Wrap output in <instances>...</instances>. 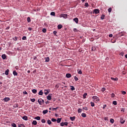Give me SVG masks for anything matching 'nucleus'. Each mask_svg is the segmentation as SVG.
<instances>
[{
	"instance_id": "nucleus-20",
	"label": "nucleus",
	"mask_w": 127,
	"mask_h": 127,
	"mask_svg": "<svg viewBox=\"0 0 127 127\" xmlns=\"http://www.w3.org/2000/svg\"><path fill=\"white\" fill-rule=\"evenodd\" d=\"M81 117H82L83 118H86V117H87V115L86 114V113H82Z\"/></svg>"
},
{
	"instance_id": "nucleus-59",
	"label": "nucleus",
	"mask_w": 127,
	"mask_h": 127,
	"mask_svg": "<svg viewBox=\"0 0 127 127\" xmlns=\"http://www.w3.org/2000/svg\"><path fill=\"white\" fill-rule=\"evenodd\" d=\"M109 37H110V38H111V37H113L112 34H109Z\"/></svg>"
},
{
	"instance_id": "nucleus-35",
	"label": "nucleus",
	"mask_w": 127,
	"mask_h": 127,
	"mask_svg": "<svg viewBox=\"0 0 127 127\" xmlns=\"http://www.w3.org/2000/svg\"><path fill=\"white\" fill-rule=\"evenodd\" d=\"M47 123L48 124V125H51V124H52V122H51V121L50 120H48Z\"/></svg>"
},
{
	"instance_id": "nucleus-11",
	"label": "nucleus",
	"mask_w": 127,
	"mask_h": 127,
	"mask_svg": "<svg viewBox=\"0 0 127 127\" xmlns=\"http://www.w3.org/2000/svg\"><path fill=\"white\" fill-rule=\"evenodd\" d=\"M45 62H49V61H50V59L49 58V57H46L45 58Z\"/></svg>"
},
{
	"instance_id": "nucleus-1",
	"label": "nucleus",
	"mask_w": 127,
	"mask_h": 127,
	"mask_svg": "<svg viewBox=\"0 0 127 127\" xmlns=\"http://www.w3.org/2000/svg\"><path fill=\"white\" fill-rule=\"evenodd\" d=\"M92 99H93V100H94V102H95V103H98V102L100 101V98L96 96H94L92 97Z\"/></svg>"
},
{
	"instance_id": "nucleus-57",
	"label": "nucleus",
	"mask_w": 127,
	"mask_h": 127,
	"mask_svg": "<svg viewBox=\"0 0 127 127\" xmlns=\"http://www.w3.org/2000/svg\"><path fill=\"white\" fill-rule=\"evenodd\" d=\"M53 33H54V34L55 35H56V34H57V31H55L53 32Z\"/></svg>"
},
{
	"instance_id": "nucleus-23",
	"label": "nucleus",
	"mask_w": 127,
	"mask_h": 127,
	"mask_svg": "<svg viewBox=\"0 0 127 127\" xmlns=\"http://www.w3.org/2000/svg\"><path fill=\"white\" fill-rule=\"evenodd\" d=\"M61 120H62V118H58L57 120L58 124H59V123H61Z\"/></svg>"
},
{
	"instance_id": "nucleus-30",
	"label": "nucleus",
	"mask_w": 127,
	"mask_h": 127,
	"mask_svg": "<svg viewBox=\"0 0 127 127\" xmlns=\"http://www.w3.org/2000/svg\"><path fill=\"white\" fill-rule=\"evenodd\" d=\"M110 123L111 124H114V123H115V120H114V119H110Z\"/></svg>"
},
{
	"instance_id": "nucleus-26",
	"label": "nucleus",
	"mask_w": 127,
	"mask_h": 127,
	"mask_svg": "<svg viewBox=\"0 0 127 127\" xmlns=\"http://www.w3.org/2000/svg\"><path fill=\"white\" fill-rule=\"evenodd\" d=\"M88 95V94L87 93H84V94H83V99H86V96H87Z\"/></svg>"
},
{
	"instance_id": "nucleus-45",
	"label": "nucleus",
	"mask_w": 127,
	"mask_h": 127,
	"mask_svg": "<svg viewBox=\"0 0 127 127\" xmlns=\"http://www.w3.org/2000/svg\"><path fill=\"white\" fill-rule=\"evenodd\" d=\"M41 122L43 124H45L46 123L45 119L42 120Z\"/></svg>"
},
{
	"instance_id": "nucleus-60",
	"label": "nucleus",
	"mask_w": 127,
	"mask_h": 127,
	"mask_svg": "<svg viewBox=\"0 0 127 127\" xmlns=\"http://www.w3.org/2000/svg\"><path fill=\"white\" fill-rule=\"evenodd\" d=\"M23 94H24V95H27V92L24 91V92H23Z\"/></svg>"
},
{
	"instance_id": "nucleus-19",
	"label": "nucleus",
	"mask_w": 127,
	"mask_h": 127,
	"mask_svg": "<svg viewBox=\"0 0 127 127\" xmlns=\"http://www.w3.org/2000/svg\"><path fill=\"white\" fill-rule=\"evenodd\" d=\"M62 27H63V26H62V25H61V24H59L58 26V29H61V28H62Z\"/></svg>"
},
{
	"instance_id": "nucleus-55",
	"label": "nucleus",
	"mask_w": 127,
	"mask_h": 127,
	"mask_svg": "<svg viewBox=\"0 0 127 127\" xmlns=\"http://www.w3.org/2000/svg\"><path fill=\"white\" fill-rule=\"evenodd\" d=\"M28 30H29V31H31V30H32V28L31 27H29L28 28Z\"/></svg>"
},
{
	"instance_id": "nucleus-44",
	"label": "nucleus",
	"mask_w": 127,
	"mask_h": 127,
	"mask_svg": "<svg viewBox=\"0 0 127 127\" xmlns=\"http://www.w3.org/2000/svg\"><path fill=\"white\" fill-rule=\"evenodd\" d=\"M108 12H112V7H110V8L108 9Z\"/></svg>"
},
{
	"instance_id": "nucleus-53",
	"label": "nucleus",
	"mask_w": 127,
	"mask_h": 127,
	"mask_svg": "<svg viewBox=\"0 0 127 127\" xmlns=\"http://www.w3.org/2000/svg\"><path fill=\"white\" fill-rule=\"evenodd\" d=\"M122 94L123 95H126V94H127V92H126V91H122Z\"/></svg>"
},
{
	"instance_id": "nucleus-58",
	"label": "nucleus",
	"mask_w": 127,
	"mask_h": 127,
	"mask_svg": "<svg viewBox=\"0 0 127 127\" xmlns=\"http://www.w3.org/2000/svg\"><path fill=\"white\" fill-rule=\"evenodd\" d=\"M13 40H14L15 41H16V40H17V37H15V38H14Z\"/></svg>"
},
{
	"instance_id": "nucleus-47",
	"label": "nucleus",
	"mask_w": 127,
	"mask_h": 127,
	"mask_svg": "<svg viewBox=\"0 0 127 127\" xmlns=\"http://www.w3.org/2000/svg\"><path fill=\"white\" fill-rule=\"evenodd\" d=\"M83 110H85V111H88V108H87V107H83Z\"/></svg>"
},
{
	"instance_id": "nucleus-10",
	"label": "nucleus",
	"mask_w": 127,
	"mask_h": 127,
	"mask_svg": "<svg viewBox=\"0 0 127 127\" xmlns=\"http://www.w3.org/2000/svg\"><path fill=\"white\" fill-rule=\"evenodd\" d=\"M47 99L49 100V101H50L52 98H51V95L50 94H49L48 96L47 97Z\"/></svg>"
},
{
	"instance_id": "nucleus-49",
	"label": "nucleus",
	"mask_w": 127,
	"mask_h": 127,
	"mask_svg": "<svg viewBox=\"0 0 127 127\" xmlns=\"http://www.w3.org/2000/svg\"><path fill=\"white\" fill-rule=\"evenodd\" d=\"M64 126H68V123L67 122H64Z\"/></svg>"
},
{
	"instance_id": "nucleus-7",
	"label": "nucleus",
	"mask_w": 127,
	"mask_h": 127,
	"mask_svg": "<svg viewBox=\"0 0 127 127\" xmlns=\"http://www.w3.org/2000/svg\"><path fill=\"white\" fill-rule=\"evenodd\" d=\"M59 109V107H57L56 108H50L49 110L50 111H54V110H57Z\"/></svg>"
},
{
	"instance_id": "nucleus-13",
	"label": "nucleus",
	"mask_w": 127,
	"mask_h": 127,
	"mask_svg": "<svg viewBox=\"0 0 127 127\" xmlns=\"http://www.w3.org/2000/svg\"><path fill=\"white\" fill-rule=\"evenodd\" d=\"M13 74L14 75V76H18V73L16 72V70H14L13 71Z\"/></svg>"
},
{
	"instance_id": "nucleus-42",
	"label": "nucleus",
	"mask_w": 127,
	"mask_h": 127,
	"mask_svg": "<svg viewBox=\"0 0 127 127\" xmlns=\"http://www.w3.org/2000/svg\"><path fill=\"white\" fill-rule=\"evenodd\" d=\"M22 40H26V36H23L22 38Z\"/></svg>"
},
{
	"instance_id": "nucleus-12",
	"label": "nucleus",
	"mask_w": 127,
	"mask_h": 127,
	"mask_svg": "<svg viewBox=\"0 0 127 127\" xmlns=\"http://www.w3.org/2000/svg\"><path fill=\"white\" fill-rule=\"evenodd\" d=\"M76 117H75V116L74 117H70V120H71V122H74V121H75V119Z\"/></svg>"
},
{
	"instance_id": "nucleus-46",
	"label": "nucleus",
	"mask_w": 127,
	"mask_h": 127,
	"mask_svg": "<svg viewBox=\"0 0 127 127\" xmlns=\"http://www.w3.org/2000/svg\"><path fill=\"white\" fill-rule=\"evenodd\" d=\"M125 54V53H124L123 52H121L120 54V55H121V56H124V55Z\"/></svg>"
},
{
	"instance_id": "nucleus-25",
	"label": "nucleus",
	"mask_w": 127,
	"mask_h": 127,
	"mask_svg": "<svg viewBox=\"0 0 127 127\" xmlns=\"http://www.w3.org/2000/svg\"><path fill=\"white\" fill-rule=\"evenodd\" d=\"M35 120H37V121H40V117L38 116L35 118Z\"/></svg>"
},
{
	"instance_id": "nucleus-22",
	"label": "nucleus",
	"mask_w": 127,
	"mask_h": 127,
	"mask_svg": "<svg viewBox=\"0 0 127 127\" xmlns=\"http://www.w3.org/2000/svg\"><path fill=\"white\" fill-rule=\"evenodd\" d=\"M32 92L33 94H36V93H37V90L36 89H33Z\"/></svg>"
},
{
	"instance_id": "nucleus-8",
	"label": "nucleus",
	"mask_w": 127,
	"mask_h": 127,
	"mask_svg": "<svg viewBox=\"0 0 127 127\" xmlns=\"http://www.w3.org/2000/svg\"><path fill=\"white\" fill-rule=\"evenodd\" d=\"M10 99L8 97H5L3 99L4 102H8Z\"/></svg>"
},
{
	"instance_id": "nucleus-52",
	"label": "nucleus",
	"mask_w": 127,
	"mask_h": 127,
	"mask_svg": "<svg viewBox=\"0 0 127 127\" xmlns=\"http://www.w3.org/2000/svg\"><path fill=\"white\" fill-rule=\"evenodd\" d=\"M96 50V48L93 47L92 49V51H95Z\"/></svg>"
},
{
	"instance_id": "nucleus-24",
	"label": "nucleus",
	"mask_w": 127,
	"mask_h": 127,
	"mask_svg": "<svg viewBox=\"0 0 127 127\" xmlns=\"http://www.w3.org/2000/svg\"><path fill=\"white\" fill-rule=\"evenodd\" d=\"M32 124L34 126H36V125H37V122H36V121H33L32 122Z\"/></svg>"
},
{
	"instance_id": "nucleus-41",
	"label": "nucleus",
	"mask_w": 127,
	"mask_h": 127,
	"mask_svg": "<svg viewBox=\"0 0 127 127\" xmlns=\"http://www.w3.org/2000/svg\"><path fill=\"white\" fill-rule=\"evenodd\" d=\"M84 5L86 7H88L89 6V3H88V2H86Z\"/></svg>"
},
{
	"instance_id": "nucleus-27",
	"label": "nucleus",
	"mask_w": 127,
	"mask_h": 127,
	"mask_svg": "<svg viewBox=\"0 0 127 127\" xmlns=\"http://www.w3.org/2000/svg\"><path fill=\"white\" fill-rule=\"evenodd\" d=\"M71 88L70 89L71 90V91H75V87H74L73 86H70Z\"/></svg>"
},
{
	"instance_id": "nucleus-36",
	"label": "nucleus",
	"mask_w": 127,
	"mask_h": 127,
	"mask_svg": "<svg viewBox=\"0 0 127 127\" xmlns=\"http://www.w3.org/2000/svg\"><path fill=\"white\" fill-rule=\"evenodd\" d=\"M101 19H105V15L102 14L101 17Z\"/></svg>"
},
{
	"instance_id": "nucleus-9",
	"label": "nucleus",
	"mask_w": 127,
	"mask_h": 127,
	"mask_svg": "<svg viewBox=\"0 0 127 127\" xmlns=\"http://www.w3.org/2000/svg\"><path fill=\"white\" fill-rule=\"evenodd\" d=\"M73 20L76 23H78V22H79V19H78V18H74L73 19Z\"/></svg>"
},
{
	"instance_id": "nucleus-63",
	"label": "nucleus",
	"mask_w": 127,
	"mask_h": 127,
	"mask_svg": "<svg viewBox=\"0 0 127 127\" xmlns=\"http://www.w3.org/2000/svg\"><path fill=\"white\" fill-rule=\"evenodd\" d=\"M15 69H16V70H18V69H19L18 66H15Z\"/></svg>"
},
{
	"instance_id": "nucleus-48",
	"label": "nucleus",
	"mask_w": 127,
	"mask_h": 127,
	"mask_svg": "<svg viewBox=\"0 0 127 127\" xmlns=\"http://www.w3.org/2000/svg\"><path fill=\"white\" fill-rule=\"evenodd\" d=\"M108 119H109V118H108V117H104L105 121H108Z\"/></svg>"
},
{
	"instance_id": "nucleus-17",
	"label": "nucleus",
	"mask_w": 127,
	"mask_h": 127,
	"mask_svg": "<svg viewBox=\"0 0 127 127\" xmlns=\"http://www.w3.org/2000/svg\"><path fill=\"white\" fill-rule=\"evenodd\" d=\"M47 113H48V110H44L43 111V115H46V114H47Z\"/></svg>"
},
{
	"instance_id": "nucleus-34",
	"label": "nucleus",
	"mask_w": 127,
	"mask_h": 127,
	"mask_svg": "<svg viewBox=\"0 0 127 127\" xmlns=\"http://www.w3.org/2000/svg\"><path fill=\"white\" fill-rule=\"evenodd\" d=\"M52 122H53L54 123H55V122H56L57 120L56 119L54 118H52L51 119Z\"/></svg>"
},
{
	"instance_id": "nucleus-3",
	"label": "nucleus",
	"mask_w": 127,
	"mask_h": 127,
	"mask_svg": "<svg viewBox=\"0 0 127 127\" xmlns=\"http://www.w3.org/2000/svg\"><path fill=\"white\" fill-rule=\"evenodd\" d=\"M50 92V89H45L44 90V94L45 95H48Z\"/></svg>"
},
{
	"instance_id": "nucleus-56",
	"label": "nucleus",
	"mask_w": 127,
	"mask_h": 127,
	"mask_svg": "<svg viewBox=\"0 0 127 127\" xmlns=\"http://www.w3.org/2000/svg\"><path fill=\"white\" fill-rule=\"evenodd\" d=\"M105 91H106V88H103L102 89V92H105Z\"/></svg>"
},
{
	"instance_id": "nucleus-32",
	"label": "nucleus",
	"mask_w": 127,
	"mask_h": 127,
	"mask_svg": "<svg viewBox=\"0 0 127 127\" xmlns=\"http://www.w3.org/2000/svg\"><path fill=\"white\" fill-rule=\"evenodd\" d=\"M51 15H53V16H55V12H51Z\"/></svg>"
},
{
	"instance_id": "nucleus-51",
	"label": "nucleus",
	"mask_w": 127,
	"mask_h": 127,
	"mask_svg": "<svg viewBox=\"0 0 127 127\" xmlns=\"http://www.w3.org/2000/svg\"><path fill=\"white\" fill-rule=\"evenodd\" d=\"M61 127H64V123H62L60 124Z\"/></svg>"
},
{
	"instance_id": "nucleus-43",
	"label": "nucleus",
	"mask_w": 127,
	"mask_h": 127,
	"mask_svg": "<svg viewBox=\"0 0 127 127\" xmlns=\"http://www.w3.org/2000/svg\"><path fill=\"white\" fill-rule=\"evenodd\" d=\"M74 80L75 81H78V80H79V79L78 78V77H77V76H74Z\"/></svg>"
},
{
	"instance_id": "nucleus-50",
	"label": "nucleus",
	"mask_w": 127,
	"mask_h": 127,
	"mask_svg": "<svg viewBox=\"0 0 127 127\" xmlns=\"http://www.w3.org/2000/svg\"><path fill=\"white\" fill-rule=\"evenodd\" d=\"M78 73V74H82V70H79Z\"/></svg>"
},
{
	"instance_id": "nucleus-38",
	"label": "nucleus",
	"mask_w": 127,
	"mask_h": 127,
	"mask_svg": "<svg viewBox=\"0 0 127 127\" xmlns=\"http://www.w3.org/2000/svg\"><path fill=\"white\" fill-rule=\"evenodd\" d=\"M11 126H12V127H16V124L15 123H12L11 124Z\"/></svg>"
},
{
	"instance_id": "nucleus-15",
	"label": "nucleus",
	"mask_w": 127,
	"mask_h": 127,
	"mask_svg": "<svg viewBox=\"0 0 127 127\" xmlns=\"http://www.w3.org/2000/svg\"><path fill=\"white\" fill-rule=\"evenodd\" d=\"M71 74H70V73H66V78H71Z\"/></svg>"
},
{
	"instance_id": "nucleus-54",
	"label": "nucleus",
	"mask_w": 127,
	"mask_h": 127,
	"mask_svg": "<svg viewBox=\"0 0 127 127\" xmlns=\"http://www.w3.org/2000/svg\"><path fill=\"white\" fill-rule=\"evenodd\" d=\"M112 98H115V94L114 93H112L111 95Z\"/></svg>"
},
{
	"instance_id": "nucleus-4",
	"label": "nucleus",
	"mask_w": 127,
	"mask_h": 127,
	"mask_svg": "<svg viewBox=\"0 0 127 127\" xmlns=\"http://www.w3.org/2000/svg\"><path fill=\"white\" fill-rule=\"evenodd\" d=\"M100 12V10L99 9H95L93 10V13H95L96 14H98V13H99Z\"/></svg>"
},
{
	"instance_id": "nucleus-18",
	"label": "nucleus",
	"mask_w": 127,
	"mask_h": 127,
	"mask_svg": "<svg viewBox=\"0 0 127 127\" xmlns=\"http://www.w3.org/2000/svg\"><path fill=\"white\" fill-rule=\"evenodd\" d=\"M1 57H2V59L3 60H5V59L6 58V56L5 55L3 54V55H2L1 56Z\"/></svg>"
},
{
	"instance_id": "nucleus-14",
	"label": "nucleus",
	"mask_w": 127,
	"mask_h": 127,
	"mask_svg": "<svg viewBox=\"0 0 127 127\" xmlns=\"http://www.w3.org/2000/svg\"><path fill=\"white\" fill-rule=\"evenodd\" d=\"M111 80H113V81H118V80H119L118 77H116L115 78L114 77H111Z\"/></svg>"
},
{
	"instance_id": "nucleus-6",
	"label": "nucleus",
	"mask_w": 127,
	"mask_h": 127,
	"mask_svg": "<svg viewBox=\"0 0 127 127\" xmlns=\"http://www.w3.org/2000/svg\"><path fill=\"white\" fill-rule=\"evenodd\" d=\"M61 17H63L64 18H67V14H61Z\"/></svg>"
},
{
	"instance_id": "nucleus-62",
	"label": "nucleus",
	"mask_w": 127,
	"mask_h": 127,
	"mask_svg": "<svg viewBox=\"0 0 127 127\" xmlns=\"http://www.w3.org/2000/svg\"><path fill=\"white\" fill-rule=\"evenodd\" d=\"M107 107V105H104L103 107V109H104V110H105V108H106Z\"/></svg>"
},
{
	"instance_id": "nucleus-21",
	"label": "nucleus",
	"mask_w": 127,
	"mask_h": 127,
	"mask_svg": "<svg viewBox=\"0 0 127 127\" xmlns=\"http://www.w3.org/2000/svg\"><path fill=\"white\" fill-rule=\"evenodd\" d=\"M38 94L40 96H42V95H43V91H42V90H40Z\"/></svg>"
},
{
	"instance_id": "nucleus-28",
	"label": "nucleus",
	"mask_w": 127,
	"mask_h": 127,
	"mask_svg": "<svg viewBox=\"0 0 127 127\" xmlns=\"http://www.w3.org/2000/svg\"><path fill=\"white\" fill-rule=\"evenodd\" d=\"M90 105H91V107H95V103H94V102H90Z\"/></svg>"
},
{
	"instance_id": "nucleus-5",
	"label": "nucleus",
	"mask_w": 127,
	"mask_h": 127,
	"mask_svg": "<svg viewBox=\"0 0 127 127\" xmlns=\"http://www.w3.org/2000/svg\"><path fill=\"white\" fill-rule=\"evenodd\" d=\"M125 122H126V120H125L124 119V118H120V123H121V124H122L123 125V124H125Z\"/></svg>"
},
{
	"instance_id": "nucleus-2",
	"label": "nucleus",
	"mask_w": 127,
	"mask_h": 127,
	"mask_svg": "<svg viewBox=\"0 0 127 127\" xmlns=\"http://www.w3.org/2000/svg\"><path fill=\"white\" fill-rule=\"evenodd\" d=\"M38 102L39 103V105H43V104L45 103V102L44 101V100L41 98L40 99H38Z\"/></svg>"
},
{
	"instance_id": "nucleus-40",
	"label": "nucleus",
	"mask_w": 127,
	"mask_h": 127,
	"mask_svg": "<svg viewBox=\"0 0 127 127\" xmlns=\"http://www.w3.org/2000/svg\"><path fill=\"white\" fill-rule=\"evenodd\" d=\"M30 101H32L33 103H34V102H35V99H30Z\"/></svg>"
},
{
	"instance_id": "nucleus-33",
	"label": "nucleus",
	"mask_w": 127,
	"mask_h": 127,
	"mask_svg": "<svg viewBox=\"0 0 127 127\" xmlns=\"http://www.w3.org/2000/svg\"><path fill=\"white\" fill-rule=\"evenodd\" d=\"M78 114H80V113H82V109L80 108H79L78 109Z\"/></svg>"
},
{
	"instance_id": "nucleus-39",
	"label": "nucleus",
	"mask_w": 127,
	"mask_h": 127,
	"mask_svg": "<svg viewBox=\"0 0 127 127\" xmlns=\"http://www.w3.org/2000/svg\"><path fill=\"white\" fill-rule=\"evenodd\" d=\"M42 32H43L44 33H46V28L43 29Z\"/></svg>"
},
{
	"instance_id": "nucleus-37",
	"label": "nucleus",
	"mask_w": 127,
	"mask_h": 127,
	"mask_svg": "<svg viewBox=\"0 0 127 127\" xmlns=\"http://www.w3.org/2000/svg\"><path fill=\"white\" fill-rule=\"evenodd\" d=\"M113 105H115V106H117V101H114L113 102Z\"/></svg>"
},
{
	"instance_id": "nucleus-64",
	"label": "nucleus",
	"mask_w": 127,
	"mask_h": 127,
	"mask_svg": "<svg viewBox=\"0 0 127 127\" xmlns=\"http://www.w3.org/2000/svg\"><path fill=\"white\" fill-rule=\"evenodd\" d=\"M46 104H49V101H46Z\"/></svg>"
},
{
	"instance_id": "nucleus-29",
	"label": "nucleus",
	"mask_w": 127,
	"mask_h": 127,
	"mask_svg": "<svg viewBox=\"0 0 127 127\" xmlns=\"http://www.w3.org/2000/svg\"><path fill=\"white\" fill-rule=\"evenodd\" d=\"M8 72H9V70L7 69V70L5 71V75H8Z\"/></svg>"
},
{
	"instance_id": "nucleus-61",
	"label": "nucleus",
	"mask_w": 127,
	"mask_h": 127,
	"mask_svg": "<svg viewBox=\"0 0 127 127\" xmlns=\"http://www.w3.org/2000/svg\"><path fill=\"white\" fill-rule=\"evenodd\" d=\"M73 31H74V32H77V29L74 28V29H73Z\"/></svg>"
},
{
	"instance_id": "nucleus-16",
	"label": "nucleus",
	"mask_w": 127,
	"mask_h": 127,
	"mask_svg": "<svg viewBox=\"0 0 127 127\" xmlns=\"http://www.w3.org/2000/svg\"><path fill=\"white\" fill-rule=\"evenodd\" d=\"M23 120H24V121H27L28 119L27 118V116H24L22 118Z\"/></svg>"
},
{
	"instance_id": "nucleus-31",
	"label": "nucleus",
	"mask_w": 127,
	"mask_h": 127,
	"mask_svg": "<svg viewBox=\"0 0 127 127\" xmlns=\"http://www.w3.org/2000/svg\"><path fill=\"white\" fill-rule=\"evenodd\" d=\"M27 20L28 22H30V21H31V20L30 19V17H27Z\"/></svg>"
}]
</instances>
